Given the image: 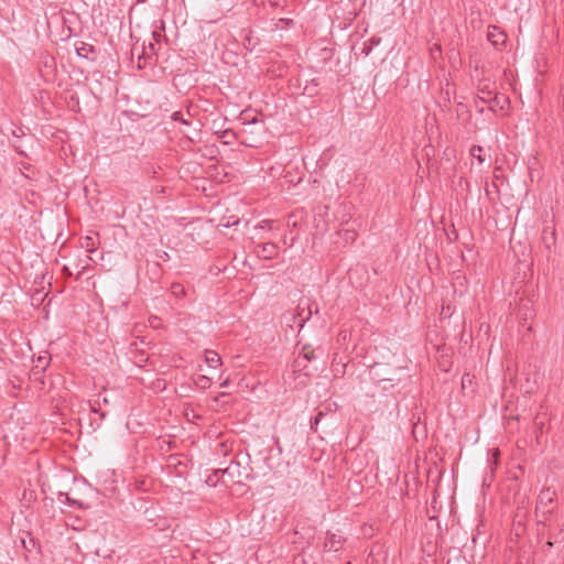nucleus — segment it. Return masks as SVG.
<instances>
[{
  "label": "nucleus",
  "mask_w": 564,
  "mask_h": 564,
  "mask_svg": "<svg viewBox=\"0 0 564 564\" xmlns=\"http://www.w3.org/2000/svg\"><path fill=\"white\" fill-rule=\"evenodd\" d=\"M555 498H556V492H555V490H552L551 488H543L538 496L536 507H535V516L538 519L536 525L539 527V529H538L539 541H542L545 536V533L540 529V527H543V529H544L549 525L547 524L549 517L552 516L555 510V506H554Z\"/></svg>",
  "instance_id": "obj_1"
},
{
  "label": "nucleus",
  "mask_w": 564,
  "mask_h": 564,
  "mask_svg": "<svg viewBox=\"0 0 564 564\" xmlns=\"http://www.w3.org/2000/svg\"><path fill=\"white\" fill-rule=\"evenodd\" d=\"M542 242L546 250V259L550 260L552 256V248L556 243V231L554 228L545 227L542 231Z\"/></svg>",
  "instance_id": "obj_2"
},
{
  "label": "nucleus",
  "mask_w": 564,
  "mask_h": 564,
  "mask_svg": "<svg viewBox=\"0 0 564 564\" xmlns=\"http://www.w3.org/2000/svg\"><path fill=\"white\" fill-rule=\"evenodd\" d=\"M254 252L259 258L274 259L278 256V246L273 242L260 243L256 247Z\"/></svg>",
  "instance_id": "obj_3"
},
{
  "label": "nucleus",
  "mask_w": 564,
  "mask_h": 564,
  "mask_svg": "<svg viewBox=\"0 0 564 564\" xmlns=\"http://www.w3.org/2000/svg\"><path fill=\"white\" fill-rule=\"evenodd\" d=\"M76 54L79 57L95 61L97 55V50L94 45L86 43L84 41H79L75 44Z\"/></svg>",
  "instance_id": "obj_4"
},
{
  "label": "nucleus",
  "mask_w": 564,
  "mask_h": 564,
  "mask_svg": "<svg viewBox=\"0 0 564 564\" xmlns=\"http://www.w3.org/2000/svg\"><path fill=\"white\" fill-rule=\"evenodd\" d=\"M488 41L496 47L505 44L507 40L506 33L497 25H490L487 33Z\"/></svg>",
  "instance_id": "obj_5"
},
{
  "label": "nucleus",
  "mask_w": 564,
  "mask_h": 564,
  "mask_svg": "<svg viewBox=\"0 0 564 564\" xmlns=\"http://www.w3.org/2000/svg\"><path fill=\"white\" fill-rule=\"evenodd\" d=\"M478 100L480 102L488 104L489 110L494 111V112L497 110V108H499L500 110H503L505 106L510 104V100L508 97H506V96L499 97L498 95H496L489 99L478 96Z\"/></svg>",
  "instance_id": "obj_6"
},
{
  "label": "nucleus",
  "mask_w": 564,
  "mask_h": 564,
  "mask_svg": "<svg viewBox=\"0 0 564 564\" xmlns=\"http://www.w3.org/2000/svg\"><path fill=\"white\" fill-rule=\"evenodd\" d=\"M402 381V378L399 377H388L377 379L375 384L380 391L387 392L393 389L394 387L401 384Z\"/></svg>",
  "instance_id": "obj_7"
},
{
  "label": "nucleus",
  "mask_w": 564,
  "mask_h": 564,
  "mask_svg": "<svg viewBox=\"0 0 564 564\" xmlns=\"http://www.w3.org/2000/svg\"><path fill=\"white\" fill-rule=\"evenodd\" d=\"M344 543V539L340 535L335 533L327 532V539L325 541L324 547L327 551L337 552Z\"/></svg>",
  "instance_id": "obj_8"
},
{
  "label": "nucleus",
  "mask_w": 564,
  "mask_h": 564,
  "mask_svg": "<svg viewBox=\"0 0 564 564\" xmlns=\"http://www.w3.org/2000/svg\"><path fill=\"white\" fill-rule=\"evenodd\" d=\"M57 499L59 502H63L72 508H77V509H86L87 508V506L84 505V502H82L80 500L70 498L66 492H62V491L58 492Z\"/></svg>",
  "instance_id": "obj_9"
},
{
  "label": "nucleus",
  "mask_w": 564,
  "mask_h": 564,
  "mask_svg": "<svg viewBox=\"0 0 564 564\" xmlns=\"http://www.w3.org/2000/svg\"><path fill=\"white\" fill-rule=\"evenodd\" d=\"M550 540H554L553 543H564V521L562 523H557L554 530L547 532Z\"/></svg>",
  "instance_id": "obj_10"
},
{
  "label": "nucleus",
  "mask_w": 564,
  "mask_h": 564,
  "mask_svg": "<svg viewBox=\"0 0 564 564\" xmlns=\"http://www.w3.org/2000/svg\"><path fill=\"white\" fill-rule=\"evenodd\" d=\"M55 58L53 56H46L43 61L44 72H42L43 77H53L55 73Z\"/></svg>",
  "instance_id": "obj_11"
},
{
  "label": "nucleus",
  "mask_w": 564,
  "mask_h": 564,
  "mask_svg": "<svg viewBox=\"0 0 564 564\" xmlns=\"http://www.w3.org/2000/svg\"><path fill=\"white\" fill-rule=\"evenodd\" d=\"M205 361L209 368H216L221 364V358L215 350H206Z\"/></svg>",
  "instance_id": "obj_12"
},
{
  "label": "nucleus",
  "mask_w": 564,
  "mask_h": 564,
  "mask_svg": "<svg viewBox=\"0 0 564 564\" xmlns=\"http://www.w3.org/2000/svg\"><path fill=\"white\" fill-rule=\"evenodd\" d=\"M305 303L307 312L305 314V317H302V324H305V322H307L314 313H318V305L316 303H310V301Z\"/></svg>",
  "instance_id": "obj_13"
},
{
  "label": "nucleus",
  "mask_w": 564,
  "mask_h": 564,
  "mask_svg": "<svg viewBox=\"0 0 564 564\" xmlns=\"http://www.w3.org/2000/svg\"><path fill=\"white\" fill-rule=\"evenodd\" d=\"M318 85H319L318 79L317 78H313L304 87V94H307L311 97L317 95V89L316 88H317Z\"/></svg>",
  "instance_id": "obj_14"
},
{
  "label": "nucleus",
  "mask_w": 564,
  "mask_h": 564,
  "mask_svg": "<svg viewBox=\"0 0 564 564\" xmlns=\"http://www.w3.org/2000/svg\"><path fill=\"white\" fill-rule=\"evenodd\" d=\"M482 152L484 148L481 145H473L470 149L471 156L475 158L480 164L485 162Z\"/></svg>",
  "instance_id": "obj_15"
},
{
  "label": "nucleus",
  "mask_w": 564,
  "mask_h": 564,
  "mask_svg": "<svg viewBox=\"0 0 564 564\" xmlns=\"http://www.w3.org/2000/svg\"><path fill=\"white\" fill-rule=\"evenodd\" d=\"M170 290L176 297H183L185 295V289L181 283H172Z\"/></svg>",
  "instance_id": "obj_16"
},
{
  "label": "nucleus",
  "mask_w": 564,
  "mask_h": 564,
  "mask_svg": "<svg viewBox=\"0 0 564 564\" xmlns=\"http://www.w3.org/2000/svg\"><path fill=\"white\" fill-rule=\"evenodd\" d=\"M50 359L48 356H39L36 360L37 365L34 367L35 372H39V368H41V371H44L50 364Z\"/></svg>",
  "instance_id": "obj_17"
},
{
  "label": "nucleus",
  "mask_w": 564,
  "mask_h": 564,
  "mask_svg": "<svg viewBox=\"0 0 564 564\" xmlns=\"http://www.w3.org/2000/svg\"><path fill=\"white\" fill-rule=\"evenodd\" d=\"M478 91L482 95H491L492 90L490 88V83L487 79H482L478 84Z\"/></svg>",
  "instance_id": "obj_18"
},
{
  "label": "nucleus",
  "mask_w": 564,
  "mask_h": 564,
  "mask_svg": "<svg viewBox=\"0 0 564 564\" xmlns=\"http://www.w3.org/2000/svg\"><path fill=\"white\" fill-rule=\"evenodd\" d=\"M221 139H224L225 144H230L236 139V133L231 130H225L221 133Z\"/></svg>",
  "instance_id": "obj_19"
},
{
  "label": "nucleus",
  "mask_w": 564,
  "mask_h": 564,
  "mask_svg": "<svg viewBox=\"0 0 564 564\" xmlns=\"http://www.w3.org/2000/svg\"><path fill=\"white\" fill-rule=\"evenodd\" d=\"M171 119L173 121H178V122H181L182 124H185V126H189L191 124V121L186 120L183 117V113L181 111L173 112L172 116H171Z\"/></svg>",
  "instance_id": "obj_20"
},
{
  "label": "nucleus",
  "mask_w": 564,
  "mask_h": 564,
  "mask_svg": "<svg viewBox=\"0 0 564 564\" xmlns=\"http://www.w3.org/2000/svg\"><path fill=\"white\" fill-rule=\"evenodd\" d=\"M306 303L301 301V303L299 304V312H297V317L300 318V322H299V326L302 328L304 324H302V317H305V314H306Z\"/></svg>",
  "instance_id": "obj_21"
},
{
  "label": "nucleus",
  "mask_w": 564,
  "mask_h": 564,
  "mask_svg": "<svg viewBox=\"0 0 564 564\" xmlns=\"http://www.w3.org/2000/svg\"><path fill=\"white\" fill-rule=\"evenodd\" d=\"M196 384L203 389L208 388L210 384V379L206 376H199L196 381Z\"/></svg>",
  "instance_id": "obj_22"
},
{
  "label": "nucleus",
  "mask_w": 564,
  "mask_h": 564,
  "mask_svg": "<svg viewBox=\"0 0 564 564\" xmlns=\"http://www.w3.org/2000/svg\"><path fill=\"white\" fill-rule=\"evenodd\" d=\"M280 24H282L281 25L282 29H285V28L292 26L294 24V21L292 19L281 18V19H279V21L275 24V26L279 28Z\"/></svg>",
  "instance_id": "obj_23"
},
{
  "label": "nucleus",
  "mask_w": 564,
  "mask_h": 564,
  "mask_svg": "<svg viewBox=\"0 0 564 564\" xmlns=\"http://www.w3.org/2000/svg\"><path fill=\"white\" fill-rule=\"evenodd\" d=\"M301 357L306 361H311L315 358V355H314V351H308V350H306V348H303Z\"/></svg>",
  "instance_id": "obj_24"
},
{
  "label": "nucleus",
  "mask_w": 564,
  "mask_h": 564,
  "mask_svg": "<svg viewBox=\"0 0 564 564\" xmlns=\"http://www.w3.org/2000/svg\"><path fill=\"white\" fill-rule=\"evenodd\" d=\"M324 413L319 411L314 417L311 419V426L315 429V426L321 422Z\"/></svg>",
  "instance_id": "obj_25"
},
{
  "label": "nucleus",
  "mask_w": 564,
  "mask_h": 564,
  "mask_svg": "<svg viewBox=\"0 0 564 564\" xmlns=\"http://www.w3.org/2000/svg\"><path fill=\"white\" fill-rule=\"evenodd\" d=\"M219 470H215L213 475H209L206 479V484L208 486H216V477L218 475Z\"/></svg>",
  "instance_id": "obj_26"
},
{
  "label": "nucleus",
  "mask_w": 564,
  "mask_h": 564,
  "mask_svg": "<svg viewBox=\"0 0 564 564\" xmlns=\"http://www.w3.org/2000/svg\"><path fill=\"white\" fill-rule=\"evenodd\" d=\"M447 238L449 241H456L458 239V231L453 227L452 230L447 232Z\"/></svg>",
  "instance_id": "obj_27"
},
{
  "label": "nucleus",
  "mask_w": 564,
  "mask_h": 564,
  "mask_svg": "<svg viewBox=\"0 0 564 564\" xmlns=\"http://www.w3.org/2000/svg\"><path fill=\"white\" fill-rule=\"evenodd\" d=\"M553 542H554V540H550L549 535L546 534V541H545L543 549L546 547L547 550H550V549L554 547L555 545H561V543H553Z\"/></svg>",
  "instance_id": "obj_28"
},
{
  "label": "nucleus",
  "mask_w": 564,
  "mask_h": 564,
  "mask_svg": "<svg viewBox=\"0 0 564 564\" xmlns=\"http://www.w3.org/2000/svg\"><path fill=\"white\" fill-rule=\"evenodd\" d=\"M264 6H268L269 8H278L280 7V2L278 0H268L263 2Z\"/></svg>",
  "instance_id": "obj_29"
},
{
  "label": "nucleus",
  "mask_w": 564,
  "mask_h": 564,
  "mask_svg": "<svg viewBox=\"0 0 564 564\" xmlns=\"http://www.w3.org/2000/svg\"><path fill=\"white\" fill-rule=\"evenodd\" d=\"M371 50H372V46L368 43H365L364 47L361 48V54H364L365 56H368L370 54Z\"/></svg>",
  "instance_id": "obj_30"
},
{
  "label": "nucleus",
  "mask_w": 564,
  "mask_h": 564,
  "mask_svg": "<svg viewBox=\"0 0 564 564\" xmlns=\"http://www.w3.org/2000/svg\"><path fill=\"white\" fill-rule=\"evenodd\" d=\"M379 43H380V39L372 37V39L370 40V43H369V44H370L371 46H373V45H378Z\"/></svg>",
  "instance_id": "obj_31"
},
{
  "label": "nucleus",
  "mask_w": 564,
  "mask_h": 564,
  "mask_svg": "<svg viewBox=\"0 0 564 564\" xmlns=\"http://www.w3.org/2000/svg\"><path fill=\"white\" fill-rule=\"evenodd\" d=\"M295 367H297V368L302 367L301 356L295 360Z\"/></svg>",
  "instance_id": "obj_32"
},
{
  "label": "nucleus",
  "mask_w": 564,
  "mask_h": 564,
  "mask_svg": "<svg viewBox=\"0 0 564 564\" xmlns=\"http://www.w3.org/2000/svg\"><path fill=\"white\" fill-rule=\"evenodd\" d=\"M64 271H65V273H66L67 275H70V274H72L67 267H64Z\"/></svg>",
  "instance_id": "obj_33"
},
{
  "label": "nucleus",
  "mask_w": 564,
  "mask_h": 564,
  "mask_svg": "<svg viewBox=\"0 0 564 564\" xmlns=\"http://www.w3.org/2000/svg\"><path fill=\"white\" fill-rule=\"evenodd\" d=\"M149 47L152 52L154 51V44L150 43Z\"/></svg>",
  "instance_id": "obj_34"
},
{
  "label": "nucleus",
  "mask_w": 564,
  "mask_h": 564,
  "mask_svg": "<svg viewBox=\"0 0 564 564\" xmlns=\"http://www.w3.org/2000/svg\"><path fill=\"white\" fill-rule=\"evenodd\" d=\"M238 224H239V219H237V220H235V221L232 223V225H238Z\"/></svg>",
  "instance_id": "obj_35"
},
{
  "label": "nucleus",
  "mask_w": 564,
  "mask_h": 564,
  "mask_svg": "<svg viewBox=\"0 0 564 564\" xmlns=\"http://www.w3.org/2000/svg\"><path fill=\"white\" fill-rule=\"evenodd\" d=\"M478 112L482 113L484 112V108H479Z\"/></svg>",
  "instance_id": "obj_36"
},
{
  "label": "nucleus",
  "mask_w": 564,
  "mask_h": 564,
  "mask_svg": "<svg viewBox=\"0 0 564 564\" xmlns=\"http://www.w3.org/2000/svg\"><path fill=\"white\" fill-rule=\"evenodd\" d=\"M226 386H227V381L221 383V387H226Z\"/></svg>",
  "instance_id": "obj_37"
}]
</instances>
